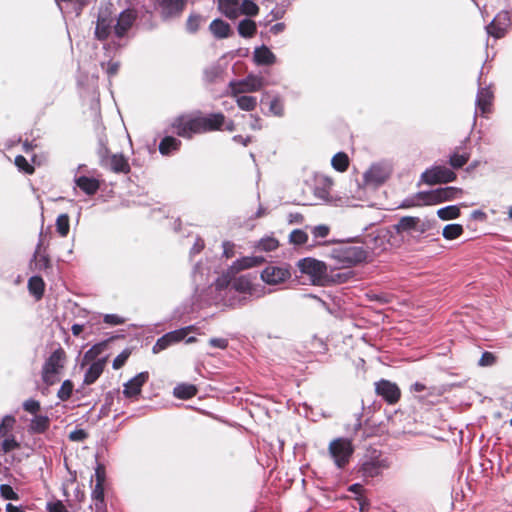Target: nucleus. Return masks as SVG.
Listing matches in <instances>:
<instances>
[{"label":"nucleus","instance_id":"nucleus-1","mask_svg":"<svg viewBox=\"0 0 512 512\" xmlns=\"http://www.w3.org/2000/svg\"><path fill=\"white\" fill-rule=\"evenodd\" d=\"M226 123V117L222 112L208 115L189 114L181 115L172 122L173 132L179 137L191 139L195 134L219 131Z\"/></svg>","mask_w":512,"mask_h":512},{"label":"nucleus","instance_id":"nucleus-2","mask_svg":"<svg viewBox=\"0 0 512 512\" xmlns=\"http://www.w3.org/2000/svg\"><path fill=\"white\" fill-rule=\"evenodd\" d=\"M65 352L62 348L55 350L46 360L42 368V380L46 385L59 381V375L64 368Z\"/></svg>","mask_w":512,"mask_h":512},{"label":"nucleus","instance_id":"nucleus-3","mask_svg":"<svg viewBox=\"0 0 512 512\" xmlns=\"http://www.w3.org/2000/svg\"><path fill=\"white\" fill-rule=\"evenodd\" d=\"M328 451L338 468H343L354 451L352 442L345 438H337L330 442Z\"/></svg>","mask_w":512,"mask_h":512},{"label":"nucleus","instance_id":"nucleus-4","mask_svg":"<svg viewBox=\"0 0 512 512\" xmlns=\"http://www.w3.org/2000/svg\"><path fill=\"white\" fill-rule=\"evenodd\" d=\"M456 178L457 175L453 170L442 165L426 169L421 175L422 181L428 185L449 183L455 181Z\"/></svg>","mask_w":512,"mask_h":512},{"label":"nucleus","instance_id":"nucleus-5","mask_svg":"<svg viewBox=\"0 0 512 512\" xmlns=\"http://www.w3.org/2000/svg\"><path fill=\"white\" fill-rule=\"evenodd\" d=\"M298 268L303 274L311 277L313 283H321L328 278L327 265L314 258H304L298 262Z\"/></svg>","mask_w":512,"mask_h":512},{"label":"nucleus","instance_id":"nucleus-6","mask_svg":"<svg viewBox=\"0 0 512 512\" xmlns=\"http://www.w3.org/2000/svg\"><path fill=\"white\" fill-rule=\"evenodd\" d=\"M114 21L112 11L106 7L101 9L96 22L95 37L100 41H105L114 32Z\"/></svg>","mask_w":512,"mask_h":512},{"label":"nucleus","instance_id":"nucleus-7","mask_svg":"<svg viewBox=\"0 0 512 512\" xmlns=\"http://www.w3.org/2000/svg\"><path fill=\"white\" fill-rule=\"evenodd\" d=\"M393 227L397 234L411 231L423 234L429 230L430 224L429 222H423L419 217L403 216Z\"/></svg>","mask_w":512,"mask_h":512},{"label":"nucleus","instance_id":"nucleus-8","mask_svg":"<svg viewBox=\"0 0 512 512\" xmlns=\"http://www.w3.org/2000/svg\"><path fill=\"white\" fill-rule=\"evenodd\" d=\"M188 0H156V8L163 19L179 17L185 10Z\"/></svg>","mask_w":512,"mask_h":512},{"label":"nucleus","instance_id":"nucleus-9","mask_svg":"<svg viewBox=\"0 0 512 512\" xmlns=\"http://www.w3.org/2000/svg\"><path fill=\"white\" fill-rule=\"evenodd\" d=\"M137 16V11L135 9L128 8L122 11L117 18L116 24L114 25L115 36L117 38H123L133 26Z\"/></svg>","mask_w":512,"mask_h":512},{"label":"nucleus","instance_id":"nucleus-10","mask_svg":"<svg viewBox=\"0 0 512 512\" xmlns=\"http://www.w3.org/2000/svg\"><path fill=\"white\" fill-rule=\"evenodd\" d=\"M510 26V15L507 11L499 12L486 27L487 33L497 39L504 37Z\"/></svg>","mask_w":512,"mask_h":512},{"label":"nucleus","instance_id":"nucleus-11","mask_svg":"<svg viewBox=\"0 0 512 512\" xmlns=\"http://www.w3.org/2000/svg\"><path fill=\"white\" fill-rule=\"evenodd\" d=\"M191 331L192 326H189L165 334L160 339H158L156 344L153 346V353H159L160 351L166 349L169 345L183 340Z\"/></svg>","mask_w":512,"mask_h":512},{"label":"nucleus","instance_id":"nucleus-12","mask_svg":"<svg viewBox=\"0 0 512 512\" xmlns=\"http://www.w3.org/2000/svg\"><path fill=\"white\" fill-rule=\"evenodd\" d=\"M376 393L389 404H395L401 396L399 387L388 380H381L376 383Z\"/></svg>","mask_w":512,"mask_h":512},{"label":"nucleus","instance_id":"nucleus-13","mask_svg":"<svg viewBox=\"0 0 512 512\" xmlns=\"http://www.w3.org/2000/svg\"><path fill=\"white\" fill-rule=\"evenodd\" d=\"M290 276V271L287 268L278 266H268L261 273L262 280L269 285L282 283Z\"/></svg>","mask_w":512,"mask_h":512},{"label":"nucleus","instance_id":"nucleus-14","mask_svg":"<svg viewBox=\"0 0 512 512\" xmlns=\"http://www.w3.org/2000/svg\"><path fill=\"white\" fill-rule=\"evenodd\" d=\"M494 93L490 87L480 88L476 98V108L482 116H487L492 112Z\"/></svg>","mask_w":512,"mask_h":512},{"label":"nucleus","instance_id":"nucleus-15","mask_svg":"<svg viewBox=\"0 0 512 512\" xmlns=\"http://www.w3.org/2000/svg\"><path fill=\"white\" fill-rule=\"evenodd\" d=\"M389 178V172L380 165H372L364 174V181L367 185L378 186Z\"/></svg>","mask_w":512,"mask_h":512},{"label":"nucleus","instance_id":"nucleus-16","mask_svg":"<svg viewBox=\"0 0 512 512\" xmlns=\"http://www.w3.org/2000/svg\"><path fill=\"white\" fill-rule=\"evenodd\" d=\"M103 168L109 169L117 174H128L131 171L128 159L123 154H113Z\"/></svg>","mask_w":512,"mask_h":512},{"label":"nucleus","instance_id":"nucleus-17","mask_svg":"<svg viewBox=\"0 0 512 512\" xmlns=\"http://www.w3.org/2000/svg\"><path fill=\"white\" fill-rule=\"evenodd\" d=\"M233 291L252 296L255 294L256 288L251 282V279L247 275H243L232 281L228 293H232Z\"/></svg>","mask_w":512,"mask_h":512},{"label":"nucleus","instance_id":"nucleus-18","mask_svg":"<svg viewBox=\"0 0 512 512\" xmlns=\"http://www.w3.org/2000/svg\"><path fill=\"white\" fill-rule=\"evenodd\" d=\"M148 380V373L141 372L136 375L133 379L128 381L124 387V395L127 397L136 396L141 392V388L144 383Z\"/></svg>","mask_w":512,"mask_h":512},{"label":"nucleus","instance_id":"nucleus-19","mask_svg":"<svg viewBox=\"0 0 512 512\" xmlns=\"http://www.w3.org/2000/svg\"><path fill=\"white\" fill-rule=\"evenodd\" d=\"M43 241L40 239L34 253L35 269L38 271H45L51 268V260L49 255L42 251Z\"/></svg>","mask_w":512,"mask_h":512},{"label":"nucleus","instance_id":"nucleus-20","mask_svg":"<svg viewBox=\"0 0 512 512\" xmlns=\"http://www.w3.org/2000/svg\"><path fill=\"white\" fill-rule=\"evenodd\" d=\"M182 142L173 137L165 136L159 143L158 149L163 156H168L180 150Z\"/></svg>","mask_w":512,"mask_h":512},{"label":"nucleus","instance_id":"nucleus-21","mask_svg":"<svg viewBox=\"0 0 512 512\" xmlns=\"http://www.w3.org/2000/svg\"><path fill=\"white\" fill-rule=\"evenodd\" d=\"M76 185L87 195H94L100 188V182L95 178L80 176L76 180Z\"/></svg>","mask_w":512,"mask_h":512},{"label":"nucleus","instance_id":"nucleus-22","mask_svg":"<svg viewBox=\"0 0 512 512\" xmlns=\"http://www.w3.org/2000/svg\"><path fill=\"white\" fill-rule=\"evenodd\" d=\"M254 61L258 65H272L275 63L276 57L268 47L261 46L254 51Z\"/></svg>","mask_w":512,"mask_h":512},{"label":"nucleus","instance_id":"nucleus-23","mask_svg":"<svg viewBox=\"0 0 512 512\" xmlns=\"http://www.w3.org/2000/svg\"><path fill=\"white\" fill-rule=\"evenodd\" d=\"M209 28L212 34L219 39L227 38L231 34L230 25L221 19L213 20Z\"/></svg>","mask_w":512,"mask_h":512},{"label":"nucleus","instance_id":"nucleus-24","mask_svg":"<svg viewBox=\"0 0 512 512\" xmlns=\"http://www.w3.org/2000/svg\"><path fill=\"white\" fill-rule=\"evenodd\" d=\"M219 8L229 19L239 16V0H218Z\"/></svg>","mask_w":512,"mask_h":512},{"label":"nucleus","instance_id":"nucleus-25","mask_svg":"<svg viewBox=\"0 0 512 512\" xmlns=\"http://www.w3.org/2000/svg\"><path fill=\"white\" fill-rule=\"evenodd\" d=\"M105 367V360H98L94 362L85 374L84 382L86 384L94 383L102 374Z\"/></svg>","mask_w":512,"mask_h":512},{"label":"nucleus","instance_id":"nucleus-26","mask_svg":"<svg viewBox=\"0 0 512 512\" xmlns=\"http://www.w3.org/2000/svg\"><path fill=\"white\" fill-rule=\"evenodd\" d=\"M28 289L36 299H41L45 291V283L40 276H33L28 281Z\"/></svg>","mask_w":512,"mask_h":512},{"label":"nucleus","instance_id":"nucleus-27","mask_svg":"<svg viewBox=\"0 0 512 512\" xmlns=\"http://www.w3.org/2000/svg\"><path fill=\"white\" fill-rule=\"evenodd\" d=\"M459 151L460 149L457 148L449 157V164L454 169L462 168L470 159V153L466 151L460 153Z\"/></svg>","mask_w":512,"mask_h":512},{"label":"nucleus","instance_id":"nucleus-28","mask_svg":"<svg viewBox=\"0 0 512 512\" xmlns=\"http://www.w3.org/2000/svg\"><path fill=\"white\" fill-rule=\"evenodd\" d=\"M173 393L179 399H189L196 395L197 388L193 384L182 383L174 388Z\"/></svg>","mask_w":512,"mask_h":512},{"label":"nucleus","instance_id":"nucleus-29","mask_svg":"<svg viewBox=\"0 0 512 512\" xmlns=\"http://www.w3.org/2000/svg\"><path fill=\"white\" fill-rule=\"evenodd\" d=\"M345 259L350 264H357L363 261L366 257V253L361 247H349L344 251Z\"/></svg>","mask_w":512,"mask_h":512},{"label":"nucleus","instance_id":"nucleus-30","mask_svg":"<svg viewBox=\"0 0 512 512\" xmlns=\"http://www.w3.org/2000/svg\"><path fill=\"white\" fill-rule=\"evenodd\" d=\"M256 23L251 19H244L239 22L238 33L244 38H251L256 34Z\"/></svg>","mask_w":512,"mask_h":512},{"label":"nucleus","instance_id":"nucleus-31","mask_svg":"<svg viewBox=\"0 0 512 512\" xmlns=\"http://www.w3.org/2000/svg\"><path fill=\"white\" fill-rule=\"evenodd\" d=\"M264 262L263 257H243L234 263L237 270H245L261 265Z\"/></svg>","mask_w":512,"mask_h":512},{"label":"nucleus","instance_id":"nucleus-32","mask_svg":"<svg viewBox=\"0 0 512 512\" xmlns=\"http://www.w3.org/2000/svg\"><path fill=\"white\" fill-rule=\"evenodd\" d=\"M437 193L439 203H442L457 198L458 195L462 194V189L457 187H444L438 188Z\"/></svg>","mask_w":512,"mask_h":512},{"label":"nucleus","instance_id":"nucleus-33","mask_svg":"<svg viewBox=\"0 0 512 512\" xmlns=\"http://www.w3.org/2000/svg\"><path fill=\"white\" fill-rule=\"evenodd\" d=\"M333 168L338 172H345L349 167V157L344 152H338L331 160Z\"/></svg>","mask_w":512,"mask_h":512},{"label":"nucleus","instance_id":"nucleus-34","mask_svg":"<svg viewBox=\"0 0 512 512\" xmlns=\"http://www.w3.org/2000/svg\"><path fill=\"white\" fill-rule=\"evenodd\" d=\"M279 247V241L272 236H267L259 240V242L256 245V248L264 251V252H271L276 250Z\"/></svg>","mask_w":512,"mask_h":512},{"label":"nucleus","instance_id":"nucleus-35","mask_svg":"<svg viewBox=\"0 0 512 512\" xmlns=\"http://www.w3.org/2000/svg\"><path fill=\"white\" fill-rule=\"evenodd\" d=\"M56 230L61 237H66L70 231L68 214H60L56 219Z\"/></svg>","mask_w":512,"mask_h":512},{"label":"nucleus","instance_id":"nucleus-36","mask_svg":"<svg viewBox=\"0 0 512 512\" xmlns=\"http://www.w3.org/2000/svg\"><path fill=\"white\" fill-rule=\"evenodd\" d=\"M463 227L460 224H449L443 228V237L447 240H454L463 234Z\"/></svg>","mask_w":512,"mask_h":512},{"label":"nucleus","instance_id":"nucleus-37","mask_svg":"<svg viewBox=\"0 0 512 512\" xmlns=\"http://www.w3.org/2000/svg\"><path fill=\"white\" fill-rule=\"evenodd\" d=\"M236 102L238 107L244 111H253L257 106V98L254 96H239Z\"/></svg>","mask_w":512,"mask_h":512},{"label":"nucleus","instance_id":"nucleus-38","mask_svg":"<svg viewBox=\"0 0 512 512\" xmlns=\"http://www.w3.org/2000/svg\"><path fill=\"white\" fill-rule=\"evenodd\" d=\"M437 215L441 220L456 219L460 216V209L457 206H447L437 211Z\"/></svg>","mask_w":512,"mask_h":512},{"label":"nucleus","instance_id":"nucleus-39","mask_svg":"<svg viewBox=\"0 0 512 512\" xmlns=\"http://www.w3.org/2000/svg\"><path fill=\"white\" fill-rule=\"evenodd\" d=\"M416 197L425 205H435L439 203L437 189L418 192Z\"/></svg>","mask_w":512,"mask_h":512},{"label":"nucleus","instance_id":"nucleus-40","mask_svg":"<svg viewBox=\"0 0 512 512\" xmlns=\"http://www.w3.org/2000/svg\"><path fill=\"white\" fill-rule=\"evenodd\" d=\"M15 166L19 171L32 175L35 172V168L31 165L23 155H17L14 160Z\"/></svg>","mask_w":512,"mask_h":512},{"label":"nucleus","instance_id":"nucleus-41","mask_svg":"<svg viewBox=\"0 0 512 512\" xmlns=\"http://www.w3.org/2000/svg\"><path fill=\"white\" fill-rule=\"evenodd\" d=\"M202 21H203V18L201 15L196 14V13H191L188 16L187 21H186L187 31L192 34L196 33L199 30Z\"/></svg>","mask_w":512,"mask_h":512},{"label":"nucleus","instance_id":"nucleus-42","mask_svg":"<svg viewBox=\"0 0 512 512\" xmlns=\"http://www.w3.org/2000/svg\"><path fill=\"white\" fill-rule=\"evenodd\" d=\"M362 471L365 476L375 477L381 473L382 466L379 462L369 461L363 464Z\"/></svg>","mask_w":512,"mask_h":512},{"label":"nucleus","instance_id":"nucleus-43","mask_svg":"<svg viewBox=\"0 0 512 512\" xmlns=\"http://www.w3.org/2000/svg\"><path fill=\"white\" fill-rule=\"evenodd\" d=\"M241 13L247 16H256L259 13V7L252 0H243L240 5Z\"/></svg>","mask_w":512,"mask_h":512},{"label":"nucleus","instance_id":"nucleus-44","mask_svg":"<svg viewBox=\"0 0 512 512\" xmlns=\"http://www.w3.org/2000/svg\"><path fill=\"white\" fill-rule=\"evenodd\" d=\"M49 419L46 416H36L31 422V429L34 432H43L47 429Z\"/></svg>","mask_w":512,"mask_h":512},{"label":"nucleus","instance_id":"nucleus-45","mask_svg":"<svg viewBox=\"0 0 512 512\" xmlns=\"http://www.w3.org/2000/svg\"><path fill=\"white\" fill-rule=\"evenodd\" d=\"M289 239L293 244L302 245L308 241V235L303 230L295 229L290 233Z\"/></svg>","mask_w":512,"mask_h":512},{"label":"nucleus","instance_id":"nucleus-46","mask_svg":"<svg viewBox=\"0 0 512 512\" xmlns=\"http://www.w3.org/2000/svg\"><path fill=\"white\" fill-rule=\"evenodd\" d=\"M15 424V418L12 416H5L0 424V438H5L9 431Z\"/></svg>","mask_w":512,"mask_h":512},{"label":"nucleus","instance_id":"nucleus-47","mask_svg":"<svg viewBox=\"0 0 512 512\" xmlns=\"http://www.w3.org/2000/svg\"><path fill=\"white\" fill-rule=\"evenodd\" d=\"M98 156L100 166L104 167L106 163L110 160V157L113 156V154L110 152V149L107 147V145L101 142L100 148L98 150Z\"/></svg>","mask_w":512,"mask_h":512},{"label":"nucleus","instance_id":"nucleus-48","mask_svg":"<svg viewBox=\"0 0 512 512\" xmlns=\"http://www.w3.org/2000/svg\"><path fill=\"white\" fill-rule=\"evenodd\" d=\"M72 391H73L72 382L69 380H66L62 383V385L58 391V397L61 400H67L71 396Z\"/></svg>","mask_w":512,"mask_h":512},{"label":"nucleus","instance_id":"nucleus-49","mask_svg":"<svg viewBox=\"0 0 512 512\" xmlns=\"http://www.w3.org/2000/svg\"><path fill=\"white\" fill-rule=\"evenodd\" d=\"M0 495L7 500H18V494L8 484H2L0 486Z\"/></svg>","mask_w":512,"mask_h":512},{"label":"nucleus","instance_id":"nucleus-50","mask_svg":"<svg viewBox=\"0 0 512 512\" xmlns=\"http://www.w3.org/2000/svg\"><path fill=\"white\" fill-rule=\"evenodd\" d=\"M19 443L15 440L14 437L5 438L1 444V451L3 453H8L12 450H15L19 447Z\"/></svg>","mask_w":512,"mask_h":512},{"label":"nucleus","instance_id":"nucleus-51","mask_svg":"<svg viewBox=\"0 0 512 512\" xmlns=\"http://www.w3.org/2000/svg\"><path fill=\"white\" fill-rule=\"evenodd\" d=\"M131 351L129 349L123 350L113 361V368L118 370L120 369L129 358Z\"/></svg>","mask_w":512,"mask_h":512},{"label":"nucleus","instance_id":"nucleus-52","mask_svg":"<svg viewBox=\"0 0 512 512\" xmlns=\"http://www.w3.org/2000/svg\"><path fill=\"white\" fill-rule=\"evenodd\" d=\"M101 67L103 69H105V71L109 77H113L118 73L119 68H120V63L114 62V61H109L106 64L102 63Z\"/></svg>","mask_w":512,"mask_h":512},{"label":"nucleus","instance_id":"nucleus-53","mask_svg":"<svg viewBox=\"0 0 512 512\" xmlns=\"http://www.w3.org/2000/svg\"><path fill=\"white\" fill-rule=\"evenodd\" d=\"M23 407L27 412L35 414L40 409V403L36 400L29 399L24 402Z\"/></svg>","mask_w":512,"mask_h":512},{"label":"nucleus","instance_id":"nucleus-54","mask_svg":"<svg viewBox=\"0 0 512 512\" xmlns=\"http://www.w3.org/2000/svg\"><path fill=\"white\" fill-rule=\"evenodd\" d=\"M329 227L326 226V225H318V226H315L312 230V234L316 237V238H325L328 234H329Z\"/></svg>","mask_w":512,"mask_h":512},{"label":"nucleus","instance_id":"nucleus-55","mask_svg":"<svg viewBox=\"0 0 512 512\" xmlns=\"http://www.w3.org/2000/svg\"><path fill=\"white\" fill-rule=\"evenodd\" d=\"M270 111L277 116L283 114V104L279 99H273L270 103Z\"/></svg>","mask_w":512,"mask_h":512},{"label":"nucleus","instance_id":"nucleus-56","mask_svg":"<svg viewBox=\"0 0 512 512\" xmlns=\"http://www.w3.org/2000/svg\"><path fill=\"white\" fill-rule=\"evenodd\" d=\"M92 497L94 500L102 503L104 501V488L101 484H95V487L92 491Z\"/></svg>","mask_w":512,"mask_h":512},{"label":"nucleus","instance_id":"nucleus-57","mask_svg":"<svg viewBox=\"0 0 512 512\" xmlns=\"http://www.w3.org/2000/svg\"><path fill=\"white\" fill-rule=\"evenodd\" d=\"M495 363V356L490 352H485L482 354L479 365L480 366H490Z\"/></svg>","mask_w":512,"mask_h":512},{"label":"nucleus","instance_id":"nucleus-58","mask_svg":"<svg viewBox=\"0 0 512 512\" xmlns=\"http://www.w3.org/2000/svg\"><path fill=\"white\" fill-rule=\"evenodd\" d=\"M332 280L337 283H345L351 278V272H337L336 274H333Z\"/></svg>","mask_w":512,"mask_h":512},{"label":"nucleus","instance_id":"nucleus-59","mask_svg":"<svg viewBox=\"0 0 512 512\" xmlns=\"http://www.w3.org/2000/svg\"><path fill=\"white\" fill-rule=\"evenodd\" d=\"M96 484L103 485L105 481V469L104 466L99 464L95 469Z\"/></svg>","mask_w":512,"mask_h":512},{"label":"nucleus","instance_id":"nucleus-60","mask_svg":"<svg viewBox=\"0 0 512 512\" xmlns=\"http://www.w3.org/2000/svg\"><path fill=\"white\" fill-rule=\"evenodd\" d=\"M87 437V434L84 430L80 429V430H75V431H72L69 435V438L72 440V441H82L84 440L85 438Z\"/></svg>","mask_w":512,"mask_h":512},{"label":"nucleus","instance_id":"nucleus-61","mask_svg":"<svg viewBox=\"0 0 512 512\" xmlns=\"http://www.w3.org/2000/svg\"><path fill=\"white\" fill-rule=\"evenodd\" d=\"M210 344L213 347L224 349L227 347V340H225L223 338H212V339H210Z\"/></svg>","mask_w":512,"mask_h":512},{"label":"nucleus","instance_id":"nucleus-62","mask_svg":"<svg viewBox=\"0 0 512 512\" xmlns=\"http://www.w3.org/2000/svg\"><path fill=\"white\" fill-rule=\"evenodd\" d=\"M285 27H286V26H285V24H284V23H276V24H274V25L270 28V32H271V33H273V34H275V35H277V34H279V33L283 32V31H284V29H285Z\"/></svg>","mask_w":512,"mask_h":512},{"label":"nucleus","instance_id":"nucleus-63","mask_svg":"<svg viewBox=\"0 0 512 512\" xmlns=\"http://www.w3.org/2000/svg\"><path fill=\"white\" fill-rule=\"evenodd\" d=\"M284 10L282 8H276L271 11V14L273 16V19H280L284 15Z\"/></svg>","mask_w":512,"mask_h":512},{"label":"nucleus","instance_id":"nucleus-64","mask_svg":"<svg viewBox=\"0 0 512 512\" xmlns=\"http://www.w3.org/2000/svg\"><path fill=\"white\" fill-rule=\"evenodd\" d=\"M6 511L7 512H23L19 507L14 506L12 504H7L6 505Z\"/></svg>","mask_w":512,"mask_h":512}]
</instances>
